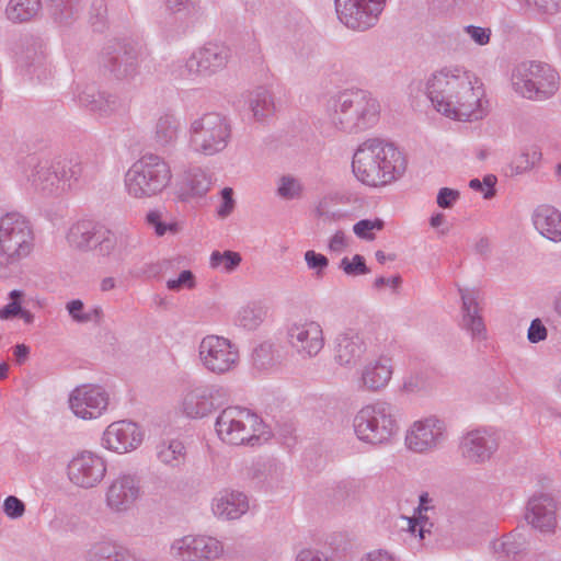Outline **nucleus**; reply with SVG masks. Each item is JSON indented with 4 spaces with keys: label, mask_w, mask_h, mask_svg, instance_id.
I'll return each mask as SVG.
<instances>
[{
    "label": "nucleus",
    "mask_w": 561,
    "mask_h": 561,
    "mask_svg": "<svg viewBox=\"0 0 561 561\" xmlns=\"http://www.w3.org/2000/svg\"><path fill=\"white\" fill-rule=\"evenodd\" d=\"M144 436L137 423L128 420L115 421L104 430L101 445L110 451L123 455L136 450L142 444Z\"/></svg>",
    "instance_id": "21"
},
{
    "label": "nucleus",
    "mask_w": 561,
    "mask_h": 561,
    "mask_svg": "<svg viewBox=\"0 0 561 561\" xmlns=\"http://www.w3.org/2000/svg\"><path fill=\"white\" fill-rule=\"evenodd\" d=\"M34 249V231L30 220L11 211L0 217V277L8 278Z\"/></svg>",
    "instance_id": "4"
},
{
    "label": "nucleus",
    "mask_w": 561,
    "mask_h": 561,
    "mask_svg": "<svg viewBox=\"0 0 561 561\" xmlns=\"http://www.w3.org/2000/svg\"><path fill=\"white\" fill-rule=\"evenodd\" d=\"M527 522L543 534H552L557 527V503L547 494L529 500L526 513Z\"/></svg>",
    "instance_id": "25"
},
{
    "label": "nucleus",
    "mask_w": 561,
    "mask_h": 561,
    "mask_svg": "<svg viewBox=\"0 0 561 561\" xmlns=\"http://www.w3.org/2000/svg\"><path fill=\"white\" fill-rule=\"evenodd\" d=\"M198 358L202 366L215 375H225L233 371L240 363L238 346L229 339L208 334L198 345Z\"/></svg>",
    "instance_id": "12"
},
{
    "label": "nucleus",
    "mask_w": 561,
    "mask_h": 561,
    "mask_svg": "<svg viewBox=\"0 0 561 561\" xmlns=\"http://www.w3.org/2000/svg\"><path fill=\"white\" fill-rule=\"evenodd\" d=\"M252 358L254 365L260 369H268L276 364L273 345L267 342L254 348Z\"/></svg>",
    "instance_id": "50"
},
{
    "label": "nucleus",
    "mask_w": 561,
    "mask_h": 561,
    "mask_svg": "<svg viewBox=\"0 0 561 561\" xmlns=\"http://www.w3.org/2000/svg\"><path fill=\"white\" fill-rule=\"evenodd\" d=\"M182 124L180 117L170 111L158 115L152 126V141L159 149H170L176 145Z\"/></svg>",
    "instance_id": "30"
},
{
    "label": "nucleus",
    "mask_w": 561,
    "mask_h": 561,
    "mask_svg": "<svg viewBox=\"0 0 561 561\" xmlns=\"http://www.w3.org/2000/svg\"><path fill=\"white\" fill-rule=\"evenodd\" d=\"M156 455L163 465L176 468L185 461V447L179 439H168L160 442L156 447Z\"/></svg>",
    "instance_id": "39"
},
{
    "label": "nucleus",
    "mask_w": 561,
    "mask_h": 561,
    "mask_svg": "<svg viewBox=\"0 0 561 561\" xmlns=\"http://www.w3.org/2000/svg\"><path fill=\"white\" fill-rule=\"evenodd\" d=\"M334 3L339 20L354 31L373 27L385 7L374 0H335Z\"/></svg>",
    "instance_id": "18"
},
{
    "label": "nucleus",
    "mask_w": 561,
    "mask_h": 561,
    "mask_svg": "<svg viewBox=\"0 0 561 561\" xmlns=\"http://www.w3.org/2000/svg\"><path fill=\"white\" fill-rule=\"evenodd\" d=\"M139 244V237L128 229L103 231L98 242V251L103 256L115 261L125 260Z\"/></svg>",
    "instance_id": "24"
},
{
    "label": "nucleus",
    "mask_w": 561,
    "mask_h": 561,
    "mask_svg": "<svg viewBox=\"0 0 561 561\" xmlns=\"http://www.w3.org/2000/svg\"><path fill=\"white\" fill-rule=\"evenodd\" d=\"M289 347L301 359L314 358L324 347V333L320 322L300 318L291 321L286 329Z\"/></svg>",
    "instance_id": "14"
},
{
    "label": "nucleus",
    "mask_w": 561,
    "mask_h": 561,
    "mask_svg": "<svg viewBox=\"0 0 561 561\" xmlns=\"http://www.w3.org/2000/svg\"><path fill=\"white\" fill-rule=\"evenodd\" d=\"M425 94L440 115L459 122H476L489 113L480 80L462 66H446L426 80Z\"/></svg>",
    "instance_id": "1"
},
{
    "label": "nucleus",
    "mask_w": 561,
    "mask_h": 561,
    "mask_svg": "<svg viewBox=\"0 0 561 561\" xmlns=\"http://www.w3.org/2000/svg\"><path fill=\"white\" fill-rule=\"evenodd\" d=\"M276 196L282 201H299L304 197L305 185L300 178L287 173L276 180Z\"/></svg>",
    "instance_id": "42"
},
{
    "label": "nucleus",
    "mask_w": 561,
    "mask_h": 561,
    "mask_svg": "<svg viewBox=\"0 0 561 561\" xmlns=\"http://www.w3.org/2000/svg\"><path fill=\"white\" fill-rule=\"evenodd\" d=\"M66 310L72 321L80 324L99 321L102 317V309L100 307H93L85 311L84 304L80 299H72L68 301L66 304Z\"/></svg>",
    "instance_id": "44"
},
{
    "label": "nucleus",
    "mask_w": 561,
    "mask_h": 561,
    "mask_svg": "<svg viewBox=\"0 0 561 561\" xmlns=\"http://www.w3.org/2000/svg\"><path fill=\"white\" fill-rule=\"evenodd\" d=\"M491 549L494 558L497 560H516L527 549V541L522 534L511 533L493 540Z\"/></svg>",
    "instance_id": "33"
},
{
    "label": "nucleus",
    "mask_w": 561,
    "mask_h": 561,
    "mask_svg": "<svg viewBox=\"0 0 561 561\" xmlns=\"http://www.w3.org/2000/svg\"><path fill=\"white\" fill-rule=\"evenodd\" d=\"M305 261L308 268L313 271L317 276H322L323 272L329 266L328 257L313 250H308L305 253Z\"/></svg>",
    "instance_id": "56"
},
{
    "label": "nucleus",
    "mask_w": 561,
    "mask_h": 561,
    "mask_svg": "<svg viewBox=\"0 0 561 561\" xmlns=\"http://www.w3.org/2000/svg\"><path fill=\"white\" fill-rule=\"evenodd\" d=\"M353 426L357 438L371 445L389 442L398 431L393 407L386 401L363 407L355 415Z\"/></svg>",
    "instance_id": "10"
},
{
    "label": "nucleus",
    "mask_w": 561,
    "mask_h": 561,
    "mask_svg": "<svg viewBox=\"0 0 561 561\" xmlns=\"http://www.w3.org/2000/svg\"><path fill=\"white\" fill-rule=\"evenodd\" d=\"M241 255L233 251H214L210 254L209 264L211 268L220 270L224 273L233 272L241 263Z\"/></svg>",
    "instance_id": "46"
},
{
    "label": "nucleus",
    "mask_w": 561,
    "mask_h": 561,
    "mask_svg": "<svg viewBox=\"0 0 561 561\" xmlns=\"http://www.w3.org/2000/svg\"><path fill=\"white\" fill-rule=\"evenodd\" d=\"M499 443L495 433L489 428H476L467 432L459 442L461 457L474 465L491 459L497 450Z\"/></svg>",
    "instance_id": "22"
},
{
    "label": "nucleus",
    "mask_w": 561,
    "mask_h": 561,
    "mask_svg": "<svg viewBox=\"0 0 561 561\" xmlns=\"http://www.w3.org/2000/svg\"><path fill=\"white\" fill-rule=\"evenodd\" d=\"M16 68L22 76L46 80L50 69L46 57V44L39 36L26 35L15 50Z\"/></svg>",
    "instance_id": "16"
},
{
    "label": "nucleus",
    "mask_w": 561,
    "mask_h": 561,
    "mask_svg": "<svg viewBox=\"0 0 561 561\" xmlns=\"http://www.w3.org/2000/svg\"><path fill=\"white\" fill-rule=\"evenodd\" d=\"M41 10V0H9L4 13L10 22L22 24L35 20Z\"/></svg>",
    "instance_id": "37"
},
{
    "label": "nucleus",
    "mask_w": 561,
    "mask_h": 561,
    "mask_svg": "<svg viewBox=\"0 0 561 561\" xmlns=\"http://www.w3.org/2000/svg\"><path fill=\"white\" fill-rule=\"evenodd\" d=\"M348 247L350 239L341 230H337L328 242L329 251L336 254L344 252Z\"/></svg>",
    "instance_id": "61"
},
{
    "label": "nucleus",
    "mask_w": 561,
    "mask_h": 561,
    "mask_svg": "<svg viewBox=\"0 0 561 561\" xmlns=\"http://www.w3.org/2000/svg\"><path fill=\"white\" fill-rule=\"evenodd\" d=\"M329 115L331 123L337 129L360 133L378 123L380 104L365 90H348L333 100Z\"/></svg>",
    "instance_id": "5"
},
{
    "label": "nucleus",
    "mask_w": 561,
    "mask_h": 561,
    "mask_svg": "<svg viewBox=\"0 0 561 561\" xmlns=\"http://www.w3.org/2000/svg\"><path fill=\"white\" fill-rule=\"evenodd\" d=\"M191 149L213 157L227 149L232 139L231 119L219 112H206L191 119L188 129Z\"/></svg>",
    "instance_id": "8"
},
{
    "label": "nucleus",
    "mask_w": 561,
    "mask_h": 561,
    "mask_svg": "<svg viewBox=\"0 0 561 561\" xmlns=\"http://www.w3.org/2000/svg\"><path fill=\"white\" fill-rule=\"evenodd\" d=\"M146 45L140 43L119 45L102 53L101 62L117 79H133L139 73L140 64L149 57Z\"/></svg>",
    "instance_id": "15"
},
{
    "label": "nucleus",
    "mask_w": 561,
    "mask_h": 561,
    "mask_svg": "<svg viewBox=\"0 0 561 561\" xmlns=\"http://www.w3.org/2000/svg\"><path fill=\"white\" fill-rule=\"evenodd\" d=\"M101 229L91 220H81L73 224L67 234L69 244L80 250L90 249L102 236Z\"/></svg>",
    "instance_id": "35"
},
{
    "label": "nucleus",
    "mask_w": 561,
    "mask_h": 561,
    "mask_svg": "<svg viewBox=\"0 0 561 561\" xmlns=\"http://www.w3.org/2000/svg\"><path fill=\"white\" fill-rule=\"evenodd\" d=\"M57 168H59V178L62 186L61 191L70 188L72 182H77L83 171L82 164L78 159L57 162Z\"/></svg>",
    "instance_id": "47"
},
{
    "label": "nucleus",
    "mask_w": 561,
    "mask_h": 561,
    "mask_svg": "<svg viewBox=\"0 0 561 561\" xmlns=\"http://www.w3.org/2000/svg\"><path fill=\"white\" fill-rule=\"evenodd\" d=\"M77 98L80 105L100 115H108L121 105V100L116 95L100 92L93 84L78 89Z\"/></svg>",
    "instance_id": "31"
},
{
    "label": "nucleus",
    "mask_w": 561,
    "mask_h": 561,
    "mask_svg": "<svg viewBox=\"0 0 561 561\" xmlns=\"http://www.w3.org/2000/svg\"><path fill=\"white\" fill-rule=\"evenodd\" d=\"M340 268L348 276H358L369 273L365 259L359 254H355L351 260L343 257L340 262Z\"/></svg>",
    "instance_id": "51"
},
{
    "label": "nucleus",
    "mask_w": 561,
    "mask_h": 561,
    "mask_svg": "<svg viewBox=\"0 0 561 561\" xmlns=\"http://www.w3.org/2000/svg\"><path fill=\"white\" fill-rule=\"evenodd\" d=\"M107 8L104 0H93L90 9V21L93 27L101 31L105 26Z\"/></svg>",
    "instance_id": "54"
},
{
    "label": "nucleus",
    "mask_w": 561,
    "mask_h": 561,
    "mask_svg": "<svg viewBox=\"0 0 561 561\" xmlns=\"http://www.w3.org/2000/svg\"><path fill=\"white\" fill-rule=\"evenodd\" d=\"M548 335V330L539 318L534 319L527 331V339L530 343L537 344L545 341Z\"/></svg>",
    "instance_id": "60"
},
{
    "label": "nucleus",
    "mask_w": 561,
    "mask_h": 561,
    "mask_svg": "<svg viewBox=\"0 0 561 561\" xmlns=\"http://www.w3.org/2000/svg\"><path fill=\"white\" fill-rule=\"evenodd\" d=\"M446 438V424L436 416L415 421L407 432L405 444L415 453L436 449Z\"/></svg>",
    "instance_id": "20"
},
{
    "label": "nucleus",
    "mask_w": 561,
    "mask_h": 561,
    "mask_svg": "<svg viewBox=\"0 0 561 561\" xmlns=\"http://www.w3.org/2000/svg\"><path fill=\"white\" fill-rule=\"evenodd\" d=\"M232 60L231 47L221 41H208L187 55L171 61L169 73L173 80L198 83L224 72Z\"/></svg>",
    "instance_id": "3"
},
{
    "label": "nucleus",
    "mask_w": 561,
    "mask_h": 561,
    "mask_svg": "<svg viewBox=\"0 0 561 561\" xmlns=\"http://www.w3.org/2000/svg\"><path fill=\"white\" fill-rule=\"evenodd\" d=\"M27 181L35 190L46 194L62 192L57 163L44 161L34 164L31 175H27Z\"/></svg>",
    "instance_id": "32"
},
{
    "label": "nucleus",
    "mask_w": 561,
    "mask_h": 561,
    "mask_svg": "<svg viewBox=\"0 0 561 561\" xmlns=\"http://www.w3.org/2000/svg\"><path fill=\"white\" fill-rule=\"evenodd\" d=\"M3 512L10 519H18L25 513V504L14 495H9L3 501Z\"/></svg>",
    "instance_id": "58"
},
{
    "label": "nucleus",
    "mask_w": 561,
    "mask_h": 561,
    "mask_svg": "<svg viewBox=\"0 0 561 561\" xmlns=\"http://www.w3.org/2000/svg\"><path fill=\"white\" fill-rule=\"evenodd\" d=\"M393 365L388 355L368 360L360 370V387L368 391H379L388 386L392 378Z\"/></svg>",
    "instance_id": "27"
},
{
    "label": "nucleus",
    "mask_w": 561,
    "mask_h": 561,
    "mask_svg": "<svg viewBox=\"0 0 561 561\" xmlns=\"http://www.w3.org/2000/svg\"><path fill=\"white\" fill-rule=\"evenodd\" d=\"M367 351L363 334L347 330L336 337L335 360L341 366L354 367Z\"/></svg>",
    "instance_id": "29"
},
{
    "label": "nucleus",
    "mask_w": 561,
    "mask_h": 561,
    "mask_svg": "<svg viewBox=\"0 0 561 561\" xmlns=\"http://www.w3.org/2000/svg\"><path fill=\"white\" fill-rule=\"evenodd\" d=\"M461 298V328L470 334L473 341H484L486 339V328L480 314L478 304V293L473 289L460 288Z\"/></svg>",
    "instance_id": "26"
},
{
    "label": "nucleus",
    "mask_w": 561,
    "mask_h": 561,
    "mask_svg": "<svg viewBox=\"0 0 561 561\" xmlns=\"http://www.w3.org/2000/svg\"><path fill=\"white\" fill-rule=\"evenodd\" d=\"M459 192L449 187H443L437 194V205L442 208H450L458 201Z\"/></svg>",
    "instance_id": "63"
},
{
    "label": "nucleus",
    "mask_w": 561,
    "mask_h": 561,
    "mask_svg": "<svg viewBox=\"0 0 561 561\" xmlns=\"http://www.w3.org/2000/svg\"><path fill=\"white\" fill-rule=\"evenodd\" d=\"M147 222L153 228L158 237H163L167 233L175 234L180 231V225L176 221L165 222L162 219V213L159 210H151L147 214Z\"/></svg>",
    "instance_id": "49"
},
{
    "label": "nucleus",
    "mask_w": 561,
    "mask_h": 561,
    "mask_svg": "<svg viewBox=\"0 0 561 561\" xmlns=\"http://www.w3.org/2000/svg\"><path fill=\"white\" fill-rule=\"evenodd\" d=\"M172 179L170 164L156 153H145L127 170L124 184L134 198H148L161 193Z\"/></svg>",
    "instance_id": "7"
},
{
    "label": "nucleus",
    "mask_w": 561,
    "mask_h": 561,
    "mask_svg": "<svg viewBox=\"0 0 561 561\" xmlns=\"http://www.w3.org/2000/svg\"><path fill=\"white\" fill-rule=\"evenodd\" d=\"M265 316L266 311L261 305L249 302L238 310L234 323L240 328L252 331L263 323Z\"/></svg>",
    "instance_id": "43"
},
{
    "label": "nucleus",
    "mask_w": 561,
    "mask_h": 561,
    "mask_svg": "<svg viewBox=\"0 0 561 561\" xmlns=\"http://www.w3.org/2000/svg\"><path fill=\"white\" fill-rule=\"evenodd\" d=\"M195 535H185L170 545V556L179 561H195Z\"/></svg>",
    "instance_id": "45"
},
{
    "label": "nucleus",
    "mask_w": 561,
    "mask_h": 561,
    "mask_svg": "<svg viewBox=\"0 0 561 561\" xmlns=\"http://www.w3.org/2000/svg\"><path fill=\"white\" fill-rule=\"evenodd\" d=\"M405 168L407 161L402 152L381 138H369L359 144L352 160L355 178L373 187L392 183L402 176Z\"/></svg>",
    "instance_id": "2"
},
{
    "label": "nucleus",
    "mask_w": 561,
    "mask_h": 561,
    "mask_svg": "<svg viewBox=\"0 0 561 561\" xmlns=\"http://www.w3.org/2000/svg\"><path fill=\"white\" fill-rule=\"evenodd\" d=\"M524 3L536 11L553 15L561 11V0H523Z\"/></svg>",
    "instance_id": "57"
},
{
    "label": "nucleus",
    "mask_w": 561,
    "mask_h": 561,
    "mask_svg": "<svg viewBox=\"0 0 561 561\" xmlns=\"http://www.w3.org/2000/svg\"><path fill=\"white\" fill-rule=\"evenodd\" d=\"M402 520L404 523L402 529L408 531L412 537H417L420 541L425 539L426 534H431L433 523L430 520V518L415 515L414 517H402Z\"/></svg>",
    "instance_id": "48"
},
{
    "label": "nucleus",
    "mask_w": 561,
    "mask_h": 561,
    "mask_svg": "<svg viewBox=\"0 0 561 561\" xmlns=\"http://www.w3.org/2000/svg\"><path fill=\"white\" fill-rule=\"evenodd\" d=\"M88 561H137L136 557L114 540L94 543L89 550Z\"/></svg>",
    "instance_id": "34"
},
{
    "label": "nucleus",
    "mask_w": 561,
    "mask_h": 561,
    "mask_svg": "<svg viewBox=\"0 0 561 561\" xmlns=\"http://www.w3.org/2000/svg\"><path fill=\"white\" fill-rule=\"evenodd\" d=\"M531 224L535 230L545 239L561 242V210L549 204H541L534 208Z\"/></svg>",
    "instance_id": "28"
},
{
    "label": "nucleus",
    "mask_w": 561,
    "mask_h": 561,
    "mask_svg": "<svg viewBox=\"0 0 561 561\" xmlns=\"http://www.w3.org/2000/svg\"><path fill=\"white\" fill-rule=\"evenodd\" d=\"M165 286L171 291L193 289L196 286V278L191 271L184 270L178 277L168 279Z\"/></svg>",
    "instance_id": "53"
},
{
    "label": "nucleus",
    "mask_w": 561,
    "mask_h": 561,
    "mask_svg": "<svg viewBox=\"0 0 561 561\" xmlns=\"http://www.w3.org/2000/svg\"><path fill=\"white\" fill-rule=\"evenodd\" d=\"M463 32L479 46H485L490 43L491 30L489 27L467 25L463 27Z\"/></svg>",
    "instance_id": "59"
},
{
    "label": "nucleus",
    "mask_w": 561,
    "mask_h": 561,
    "mask_svg": "<svg viewBox=\"0 0 561 561\" xmlns=\"http://www.w3.org/2000/svg\"><path fill=\"white\" fill-rule=\"evenodd\" d=\"M382 226L383 222L380 219H362L353 226V231L360 239L374 240V230H380L382 229Z\"/></svg>",
    "instance_id": "52"
},
{
    "label": "nucleus",
    "mask_w": 561,
    "mask_h": 561,
    "mask_svg": "<svg viewBox=\"0 0 561 561\" xmlns=\"http://www.w3.org/2000/svg\"><path fill=\"white\" fill-rule=\"evenodd\" d=\"M195 561H214L225 552L222 541L208 535H195Z\"/></svg>",
    "instance_id": "41"
},
{
    "label": "nucleus",
    "mask_w": 561,
    "mask_h": 561,
    "mask_svg": "<svg viewBox=\"0 0 561 561\" xmlns=\"http://www.w3.org/2000/svg\"><path fill=\"white\" fill-rule=\"evenodd\" d=\"M510 83L519 98L531 102H546L557 95L561 78L559 71L548 62L523 60L513 65Z\"/></svg>",
    "instance_id": "6"
},
{
    "label": "nucleus",
    "mask_w": 561,
    "mask_h": 561,
    "mask_svg": "<svg viewBox=\"0 0 561 561\" xmlns=\"http://www.w3.org/2000/svg\"><path fill=\"white\" fill-rule=\"evenodd\" d=\"M227 397L225 388L214 385H195L182 396L180 410L190 419H202L224 403Z\"/></svg>",
    "instance_id": "17"
},
{
    "label": "nucleus",
    "mask_w": 561,
    "mask_h": 561,
    "mask_svg": "<svg viewBox=\"0 0 561 561\" xmlns=\"http://www.w3.org/2000/svg\"><path fill=\"white\" fill-rule=\"evenodd\" d=\"M142 495L140 477L135 472H119L104 488V506L110 514L124 517L136 508Z\"/></svg>",
    "instance_id": "11"
},
{
    "label": "nucleus",
    "mask_w": 561,
    "mask_h": 561,
    "mask_svg": "<svg viewBox=\"0 0 561 561\" xmlns=\"http://www.w3.org/2000/svg\"><path fill=\"white\" fill-rule=\"evenodd\" d=\"M215 430L224 443L236 446H254L264 434V425L260 416L240 407L224 409L217 416Z\"/></svg>",
    "instance_id": "9"
},
{
    "label": "nucleus",
    "mask_w": 561,
    "mask_h": 561,
    "mask_svg": "<svg viewBox=\"0 0 561 561\" xmlns=\"http://www.w3.org/2000/svg\"><path fill=\"white\" fill-rule=\"evenodd\" d=\"M51 18L61 26L70 25L81 10L79 0H47Z\"/></svg>",
    "instance_id": "40"
},
{
    "label": "nucleus",
    "mask_w": 561,
    "mask_h": 561,
    "mask_svg": "<svg viewBox=\"0 0 561 561\" xmlns=\"http://www.w3.org/2000/svg\"><path fill=\"white\" fill-rule=\"evenodd\" d=\"M295 561H333V559L318 549L304 548L296 554Z\"/></svg>",
    "instance_id": "62"
},
{
    "label": "nucleus",
    "mask_w": 561,
    "mask_h": 561,
    "mask_svg": "<svg viewBox=\"0 0 561 561\" xmlns=\"http://www.w3.org/2000/svg\"><path fill=\"white\" fill-rule=\"evenodd\" d=\"M249 107L255 121L263 122L275 112L274 99L270 90L259 87L248 96Z\"/></svg>",
    "instance_id": "38"
},
{
    "label": "nucleus",
    "mask_w": 561,
    "mask_h": 561,
    "mask_svg": "<svg viewBox=\"0 0 561 561\" xmlns=\"http://www.w3.org/2000/svg\"><path fill=\"white\" fill-rule=\"evenodd\" d=\"M250 507L251 502L248 494L234 489L218 491L210 502L211 513L224 522L240 519L250 511Z\"/></svg>",
    "instance_id": "23"
},
{
    "label": "nucleus",
    "mask_w": 561,
    "mask_h": 561,
    "mask_svg": "<svg viewBox=\"0 0 561 561\" xmlns=\"http://www.w3.org/2000/svg\"><path fill=\"white\" fill-rule=\"evenodd\" d=\"M496 184V178L493 174H488L483 178L482 181L479 179H472L469 182V187L473 191L482 193L485 199H489L494 196L495 190L494 186Z\"/></svg>",
    "instance_id": "55"
},
{
    "label": "nucleus",
    "mask_w": 561,
    "mask_h": 561,
    "mask_svg": "<svg viewBox=\"0 0 561 561\" xmlns=\"http://www.w3.org/2000/svg\"><path fill=\"white\" fill-rule=\"evenodd\" d=\"M67 403L76 417L93 421L108 411L111 394L102 385L82 383L69 392Z\"/></svg>",
    "instance_id": "13"
},
{
    "label": "nucleus",
    "mask_w": 561,
    "mask_h": 561,
    "mask_svg": "<svg viewBox=\"0 0 561 561\" xmlns=\"http://www.w3.org/2000/svg\"><path fill=\"white\" fill-rule=\"evenodd\" d=\"M106 472V460L93 451L85 450L78 454L68 465L69 480L82 489H92L99 485Z\"/></svg>",
    "instance_id": "19"
},
{
    "label": "nucleus",
    "mask_w": 561,
    "mask_h": 561,
    "mask_svg": "<svg viewBox=\"0 0 561 561\" xmlns=\"http://www.w3.org/2000/svg\"><path fill=\"white\" fill-rule=\"evenodd\" d=\"M214 184L211 173L201 168H194L186 173L182 194L186 198L205 196Z\"/></svg>",
    "instance_id": "36"
},
{
    "label": "nucleus",
    "mask_w": 561,
    "mask_h": 561,
    "mask_svg": "<svg viewBox=\"0 0 561 561\" xmlns=\"http://www.w3.org/2000/svg\"><path fill=\"white\" fill-rule=\"evenodd\" d=\"M232 195H233V191L231 187H225L221 191L222 203L219 206V208L217 209L218 216L225 218L232 213V210L234 208V201H233Z\"/></svg>",
    "instance_id": "64"
}]
</instances>
